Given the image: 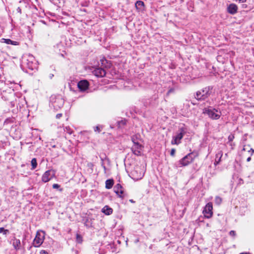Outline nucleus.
<instances>
[{
    "label": "nucleus",
    "mask_w": 254,
    "mask_h": 254,
    "mask_svg": "<svg viewBox=\"0 0 254 254\" xmlns=\"http://www.w3.org/2000/svg\"><path fill=\"white\" fill-rule=\"evenodd\" d=\"M175 152H176V149L175 148H172L171 150V152H170L171 156H174L175 154Z\"/></svg>",
    "instance_id": "35"
},
{
    "label": "nucleus",
    "mask_w": 254,
    "mask_h": 254,
    "mask_svg": "<svg viewBox=\"0 0 254 254\" xmlns=\"http://www.w3.org/2000/svg\"><path fill=\"white\" fill-rule=\"evenodd\" d=\"M89 86V82L86 79L80 80L77 83V87L81 92H84L87 90Z\"/></svg>",
    "instance_id": "11"
},
{
    "label": "nucleus",
    "mask_w": 254,
    "mask_h": 254,
    "mask_svg": "<svg viewBox=\"0 0 254 254\" xmlns=\"http://www.w3.org/2000/svg\"><path fill=\"white\" fill-rule=\"evenodd\" d=\"M213 88L212 86H206L194 93L193 96L198 101H204L211 95Z\"/></svg>",
    "instance_id": "2"
},
{
    "label": "nucleus",
    "mask_w": 254,
    "mask_h": 254,
    "mask_svg": "<svg viewBox=\"0 0 254 254\" xmlns=\"http://www.w3.org/2000/svg\"><path fill=\"white\" fill-rule=\"evenodd\" d=\"M187 127L185 124H183L182 126L180 127L176 133V135L173 136L171 144L178 145L181 143V140L187 132Z\"/></svg>",
    "instance_id": "4"
},
{
    "label": "nucleus",
    "mask_w": 254,
    "mask_h": 254,
    "mask_svg": "<svg viewBox=\"0 0 254 254\" xmlns=\"http://www.w3.org/2000/svg\"><path fill=\"white\" fill-rule=\"evenodd\" d=\"M12 122V119H10V118H7L6 119L5 121H4V124H9L10 123H11Z\"/></svg>",
    "instance_id": "36"
},
{
    "label": "nucleus",
    "mask_w": 254,
    "mask_h": 254,
    "mask_svg": "<svg viewBox=\"0 0 254 254\" xmlns=\"http://www.w3.org/2000/svg\"><path fill=\"white\" fill-rule=\"evenodd\" d=\"M44 236L42 238L40 237V234L38 233L37 234L34 241L33 244L35 247H38L40 246L43 242Z\"/></svg>",
    "instance_id": "13"
},
{
    "label": "nucleus",
    "mask_w": 254,
    "mask_h": 254,
    "mask_svg": "<svg viewBox=\"0 0 254 254\" xmlns=\"http://www.w3.org/2000/svg\"><path fill=\"white\" fill-rule=\"evenodd\" d=\"M138 171H140V169L138 167H137L135 170H133L132 172V175L136 177V179L137 180H138V179H141L142 177V174L140 172V174H139V175H138L137 174H138Z\"/></svg>",
    "instance_id": "23"
},
{
    "label": "nucleus",
    "mask_w": 254,
    "mask_h": 254,
    "mask_svg": "<svg viewBox=\"0 0 254 254\" xmlns=\"http://www.w3.org/2000/svg\"><path fill=\"white\" fill-rule=\"evenodd\" d=\"M54 76V74L51 73L49 75V77H50V79H52L53 77Z\"/></svg>",
    "instance_id": "46"
},
{
    "label": "nucleus",
    "mask_w": 254,
    "mask_h": 254,
    "mask_svg": "<svg viewBox=\"0 0 254 254\" xmlns=\"http://www.w3.org/2000/svg\"><path fill=\"white\" fill-rule=\"evenodd\" d=\"M101 66L103 68H109L111 67V63L110 61H108L105 58H103L100 60Z\"/></svg>",
    "instance_id": "16"
},
{
    "label": "nucleus",
    "mask_w": 254,
    "mask_h": 254,
    "mask_svg": "<svg viewBox=\"0 0 254 254\" xmlns=\"http://www.w3.org/2000/svg\"><path fill=\"white\" fill-rule=\"evenodd\" d=\"M222 202V198L219 196H216L215 198V203L217 205H220Z\"/></svg>",
    "instance_id": "29"
},
{
    "label": "nucleus",
    "mask_w": 254,
    "mask_h": 254,
    "mask_svg": "<svg viewBox=\"0 0 254 254\" xmlns=\"http://www.w3.org/2000/svg\"><path fill=\"white\" fill-rule=\"evenodd\" d=\"M40 254H48V253L45 250H41L40 252Z\"/></svg>",
    "instance_id": "40"
},
{
    "label": "nucleus",
    "mask_w": 254,
    "mask_h": 254,
    "mask_svg": "<svg viewBox=\"0 0 254 254\" xmlns=\"http://www.w3.org/2000/svg\"><path fill=\"white\" fill-rule=\"evenodd\" d=\"M20 244L21 242L19 239L14 238L13 240L12 245L15 250H17L20 249Z\"/></svg>",
    "instance_id": "20"
},
{
    "label": "nucleus",
    "mask_w": 254,
    "mask_h": 254,
    "mask_svg": "<svg viewBox=\"0 0 254 254\" xmlns=\"http://www.w3.org/2000/svg\"><path fill=\"white\" fill-rule=\"evenodd\" d=\"M152 99H143L142 102L144 106L146 107L153 105Z\"/></svg>",
    "instance_id": "22"
},
{
    "label": "nucleus",
    "mask_w": 254,
    "mask_h": 254,
    "mask_svg": "<svg viewBox=\"0 0 254 254\" xmlns=\"http://www.w3.org/2000/svg\"><path fill=\"white\" fill-rule=\"evenodd\" d=\"M227 11L231 14H235L238 11V6L235 3H231L227 7Z\"/></svg>",
    "instance_id": "15"
},
{
    "label": "nucleus",
    "mask_w": 254,
    "mask_h": 254,
    "mask_svg": "<svg viewBox=\"0 0 254 254\" xmlns=\"http://www.w3.org/2000/svg\"><path fill=\"white\" fill-rule=\"evenodd\" d=\"M223 155V153L222 151H219L217 154H216L215 156V161L214 162L215 165H217L219 164L220 162L221 161V157Z\"/></svg>",
    "instance_id": "21"
},
{
    "label": "nucleus",
    "mask_w": 254,
    "mask_h": 254,
    "mask_svg": "<svg viewBox=\"0 0 254 254\" xmlns=\"http://www.w3.org/2000/svg\"><path fill=\"white\" fill-rule=\"evenodd\" d=\"M251 160V157H249L247 158V161L248 162H249V161H250Z\"/></svg>",
    "instance_id": "48"
},
{
    "label": "nucleus",
    "mask_w": 254,
    "mask_h": 254,
    "mask_svg": "<svg viewBox=\"0 0 254 254\" xmlns=\"http://www.w3.org/2000/svg\"><path fill=\"white\" fill-rule=\"evenodd\" d=\"M114 180L113 179H108L105 182V187L107 189H111L114 185Z\"/></svg>",
    "instance_id": "24"
},
{
    "label": "nucleus",
    "mask_w": 254,
    "mask_h": 254,
    "mask_svg": "<svg viewBox=\"0 0 254 254\" xmlns=\"http://www.w3.org/2000/svg\"><path fill=\"white\" fill-rule=\"evenodd\" d=\"M242 7H243V8H246V7H247V4H243L242 5Z\"/></svg>",
    "instance_id": "47"
},
{
    "label": "nucleus",
    "mask_w": 254,
    "mask_h": 254,
    "mask_svg": "<svg viewBox=\"0 0 254 254\" xmlns=\"http://www.w3.org/2000/svg\"><path fill=\"white\" fill-rule=\"evenodd\" d=\"M64 103V99L60 95H53L50 98V106L56 111L63 107Z\"/></svg>",
    "instance_id": "3"
},
{
    "label": "nucleus",
    "mask_w": 254,
    "mask_h": 254,
    "mask_svg": "<svg viewBox=\"0 0 254 254\" xmlns=\"http://www.w3.org/2000/svg\"><path fill=\"white\" fill-rule=\"evenodd\" d=\"M0 233H2L4 235H7L9 233V231L7 229H5L3 227H0Z\"/></svg>",
    "instance_id": "27"
},
{
    "label": "nucleus",
    "mask_w": 254,
    "mask_h": 254,
    "mask_svg": "<svg viewBox=\"0 0 254 254\" xmlns=\"http://www.w3.org/2000/svg\"><path fill=\"white\" fill-rule=\"evenodd\" d=\"M249 152H251V155H252L254 153V149H253V148H251Z\"/></svg>",
    "instance_id": "45"
},
{
    "label": "nucleus",
    "mask_w": 254,
    "mask_h": 254,
    "mask_svg": "<svg viewBox=\"0 0 254 254\" xmlns=\"http://www.w3.org/2000/svg\"><path fill=\"white\" fill-rule=\"evenodd\" d=\"M94 74L97 77H103L106 75V70L103 67H99L96 68L94 71Z\"/></svg>",
    "instance_id": "14"
},
{
    "label": "nucleus",
    "mask_w": 254,
    "mask_h": 254,
    "mask_svg": "<svg viewBox=\"0 0 254 254\" xmlns=\"http://www.w3.org/2000/svg\"><path fill=\"white\" fill-rule=\"evenodd\" d=\"M240 254H251L250 253H240Z\"/></svg>",
    "instance_id": "50"
},
{
    "label": "nucleus",
    "mask_w": 254,
    "mask_h": 254,
    "mask_svg": "<svg viewBox=\"0 0 254 254\" xmlns=\"http://www.w3.org/2000/svg\"><path fill=\"white\" fill-rule=\"evenodd\" d=\"M100 158H101V160L102 161V163L103 162L104 163V160H106V159H108V158H107L106 156L105 155V157H103L102 156H100Z\"/></svg>",
    "instance_id": "41"
},
{
    "label": "nucleus",
    "mask_w": 254,
    "mask_h": 254,
    "mask_svg": "<svg viewBox=\"0 0 254 254\" xmlns=\"http://www.w3.org/2000/svg\"><path fill=\"white\" fill-rule=\"evenodd\" d=\"M131 203H134L135 201L133 199H129V200Z\"/></svg>",
    "instance_id": "49"
},
{
    "label": "nucleus",
    "mask_w": 254,
    "mask_h": 254,
    "mask_svg": "<svg viewBox=\"0 0 254 254\" xmlns=\"http://www.w3.org/2000/svg\"><path fill=\"white\" fill-rule=\"evenodd\" d=\"M195 156L193 152L190 153L179 161V165H180L181 166H187L193 161Z\"/></svg>",
    "instance_id": "6"
},
{
    "label": "nucleus",
    "mask_w": 254,
    "mask_h": 254,
    "mask_svg": "<svg viewBox=\"0 0 254 254\" xmlns=\"http://www.w3.org/2000/svg\"><path fill=\"white\" fill-rule=\"evenodd\" d=\"M63 116V114L59 113L56 115V118L58 119H60Z\"/></svg>",
    "instance_id": "38"
},
{
    "label": "nucleus",
    "mask_w": 254,
    "mask_h": 254,
    "mask_svg": "<svg viewBox=\"0 0 254 254\" xmlns=\"http://www.w3.org/2000/svg\"><path fill=\"white\" fill-rule=\"evenodd\" d=\"M191 104H193V105H196V103H195L194 102H191Z\"/></svg>",
    "instance_id": "51"
},
{
    "label": "nucleus",
    "mask_w": 254,
    "mask_h": 254,
    "mask_svg": "<svg viewBox=\"0 0 254 254\" xmlns=\"http://www.w3.org/2000/svg\"><path fill=\"white\" fill-rule=\"evenodd\" d=\"M76 241L79 244L82 243V236L80 234H76Z\"/></svg>",
    "instance_id": "28"
},
{
    "label": "nucleus",
    "mask_w": 254,
    "mask_h": 254,
    "mask_svg": "<svg viewBox=\"0 0 254 254\" xmlns=\"http://www.w3.org/2000/svg\"><path fill=\"white\" fill-rule=\"evenodd\" d=\"M143 148V146L139 142H134V144L131 147V149L134 155L139 156L141 155V151Z\"/></svg>",
    "instance_id": "10"
},
{
    "label": "nucleus",
    "mask_w": 254,
    "mask_h": 254,
    "mask_svg": "<svg viewBox=\"0 0 254 254\" xmlns=\"http://www.w3.org/2000/svg\"><path fill=\"white\" fill-rule=\"evenodd\" d=\"M175 88H174V87L170 88L169 89V90H168V92H167V95H169V94H171V93H174V91H175Z\"/></svg>",
    "instance_id": "32"
},
{
    "label": "nucleus",
    "mask_w": 254,
    "mask_h": 254,
    "mask_svg": "<svg viewBox=\"0 0 254 254\" xmlns=\"http://www.w3.org/2000/svg\"><path fill=\"white\" fill-rule=\"evenodd\" d=\"M131 140H132V141L133 142V144H134V142H137V141H135V138H134V136H132V137H131Z\"/></svg>",
    "instance_id": "44"
},
{
    "label": "nucleus",
    "mask_w": 254,
    "mask_h": 254,
    "mask_svg": "<svg viewBox=\"0 0 254 254\" xmlns=\"http://www.w3.org/2000/svg\"><path fill=\"white\" fill-rule=\"evenodd\" d=\"M56 171L54 170H49L46 171L42 177V181L47 183L55 177Z\"/></svg>",
    "instance_id": "7"
},
{
    "label": "nucleus",
    "mask_w": 254,
    "mask_h": 254,
    "mask_svg": "<svg viewBox=\"0 0 254 254\" xmlns=\"http://www.w3.org/2000/svg\"><path fill=\"white\" fill-rule=\"evenodd\" d=\"M64 131H66L69 134L72 133V131L69 127H66L64 129Z\"/></svg>",
    "instance_id": "31"
},
{
    "label": "nucleus",
    "mask_w": 254,
    "mask_h": 254,
    "mask_svg": "<svg viewBox=\"0 0 254 254\" xmlns=\"http://www.w3.org/2000/svg\"><path fill=\"white\" fill-rule=\"evenodd\" d=\"M21 66L22 69L27 73L36 69L38 67L34 57L30 55L22 59Z\"/></svg>",
    "instance_id": "1"
},
{
    "label": "nucleus",
    "mask_w": 254,
    "mask_h": 254,
    "mask_svg": "<svg viewBox=\"0 0 254 254\" xmlns=\"http://www.w3.org/2000/svg\"><path fill=\"white\" fill-rule=\"evenodd\" d=\"M113 211V209L108 205H105L102 209V212L108 215L111 214Z\"/></svg>",
    "instance_id": "19"
},
{
    "label": "nucleus",
    "mask_w": 254,
    "mask_h": 254,
    "mask_svg": "<svg viewBox=\"0 0 254 254\" xmlns=\"http://www.w3.org/2000/svg\"><path fill=\"white\" fill-rule=\"evenodd\" d=\"M16 11L17 12L19 13L20 14L21 13V9L20 8V7H17V8L16 9Z\"/></svg>",
    "instance_id": "43"
},
{
    "label": "nucleus",
    "mask_w": 254,
    "mask_h": 254,
    "mask_svg": "<svg viewBox=\"0 0 254 254\" xmlns=\"http://www.w3.org/2000/svg\"><path fill=\"white\" fill-rule=\"evenodd\" d=\"M1 42L6 43V44H11L12 45H18L19 42L17 41H12L9 39L2 38L0 40Z\"/></svg>",
    "instance_id": "18"
},
{
    "label": "nucleus",
    "mask_w": 254,
    "mask_h": 254,
    "mask_svg": "<svg viewBox=\"0 0 254 254\" xmlns=\"http://www.w3.org/2000/svg\"><path fill=\"white\" fill-rule=\"evenodd\" d=\"M236 2H238L239 3L246 2L247 0H235Z\"/></svg>",
    "instance_id": "42"
},
{
    "label": "nucleus",
    "mask_w": 254,
    "mask_h": 254,
    "mask_svg": "<svg viewBox=\"0 0 254 254\" xmlns=\"http://www.w3.org/2000/svg\"><path fill=\"white\" fill-rule=\"evenodd\" d=\"M234 138V135L233 134H230L228 136V140L229 142H231L233 140Z\"/></svg>",
    "instance_id": "34"
},
{
    "label": "nucleus",
    "mask_w": 254,
    "mask_h": 254,
    "mask_svg": "<svg viewBox=\"0 0 254 254\" xmlns=\"http://www.w3.org/2000/svg\"><path fill=\"white\" fill-rule=\"evenodd\" d=\"M212 208L213 207L211 202L207 203L203 210V213L205 218H210L212 216L213 214Z\"/></svg>",
    "instance_id": "9"
},
{
    "label": "nucleus",
    "mask_w": 254,
    "mask_h": 254,
    "mask_svg": "<svg viewBox=\"0 0 254 254\" xmlns=\"http://www.w3.org/2000/svg\"><path fill=\"white\" fill-rule=\"evenodd\" d=\"M229 235L230 236H232V237H235L236 235V233L235 231L234 230H231L229 232Z\"/></svg>",
    "instance_id": "33"
},
{
    "label": "nucleus",
    "mask_w": 254,
    "mask_h": 254,
    "mask_svg": "<svg viewBox=\"0 0 254 254\" xmlns=\"http://www.w3.org/2000/svg\"><path fill=\"white\" fill-rule=\"evenodd\" d=\"M203 113L208 115L212 120H216L219 119L221 116V111L219 109H216L209 106L203 109Z\"/></svg>",
    "instance_id": "5"
},
{
    "label": "nucleus",
    "mask_w": 254,
    "mask_h": 254,
    "mask_svg": "<svg viewBox=\"0 0 254 254\" xmlns=\"http://www.w3.org/2000/svg\"><path fill=\"white\" fill-rule=\"evenodd\" d=\"M53 188L55 189H58L60 191H62L63 190V188H60V185L58 184H54L53 185Z\"/></svg>",
    "instance_id": "30"
},
{
    "label": "nucleus",
    "mask_w": 254,
    "mask_h": 254,
    "mask_svg": "<svg viewBox=\"0 0 254 254\" xmlns=\"http://www.w3.org/2000/svg\"><path fill=\"white\" fill-rule=\"evenodd\" d=\"M101 166L103 167V168L104 169V172L105 173H106V170H107V168L106 167V166H105L103 162L101 163Z\"/></svg>",
    "instance_id": "39"
},
{
    "label": "nucleus",
    "mask_w": 254,
    "mask_h": 254,
    "mask_svg": "<svg viewBox=\"0 0 254 254\" xmlns=\"http://www.w3.org/2000/svg\"><path fill=\"white\" fill-rule=\"evenodd\" d=\"M83 221L84 222V226L87 228H89L92 227V219L89 217H85L83 219Z\"/></svg>",
    "instance_id": "17"
},
{
    "label": "nucleus",
    "mask_w": 254,
    "mask_h": 254,
    "mask_svg": "<svg viewBox=\"0 0 254 254\" xmlns=\"http://www.w3.org/2000/svg\"><path fill=\"white\" fill-rule=\"evenodd\" d=\"M11 103L12 106H13L14 105L12 104V102H11Z\"/></svg>",
    "instance_id": "52"
},
{
    "label": "nucleus",
    "mask_w": 254,
    "mask_h": 254,
    "mask_svg": "<svg viewBox=\"0 0 254 254\" xmlns=\"http://www.w3.org/2000/svg\"><path fill=\"white\" fill-rule=\"evenodd\" d=\"M144 2L142 1L141 0H138L135 3V6L137 8H141V7L144 6Z\"/></svg>",
    "instance_id": "26"
},
{
    "label": "nucleus",
    "mask_w": 254,
    "mask_h": 254,
    "mask_svg": "<svg viewBox=\"0 0 254 254\" xmlns=\"http://www.w3.org/2000/svg\"><path fill=\"white\" fill-rule=\"evenodd\" d=\"M31 170H34L36 168L37 166V159L35 158H33L31 161Z\"/></svg>",
    "instance_id": "25"
},
{
    "label": "nucleus",
    "mask_w": 254,
    "mask_h": 254,
    "mask_svg": "<svg viewBox=\"0 0 254 254\" xmlns=\"http://www.w3.org/2000/svg\"><path fill=\"white\" fill-rule=\"evenodd\" d=\"M127 122V121L126 119H122L121 120L117 121L115 124L113 123L110 124V127L111 128H114L117 127L118 128L121 129L124 128V127L126 125Z\"/></svg>",
    "instance_id": "12"
},
{
    "label": "nucleus",
    "mask_w": 254,
    "mask_h": 254,
    "mask_svg": "<svg viewBox=\"0 0 254 254\" xmlns=\"http://www.w3.org/2000/svg\"><path fill=\"white\" fill-rule=\"evenodd\" d=\"M114 191L118 196V197L124 198L127 194L124 191V189L120 184H117L114 187Z\"/></svg>",
    "instance_id": "8"
},
{
    "label": "nucleus",
    "mask_w": 254,
    "mask_h": 254,
    "mask_svg": "<svg viewBox=\"0 0 254 254\" xmlns=\"http://www.w3.org/2000/svg\"><path fill=\"white\" fill-rule=\"evenodd\" d=\"M94 130L95 132L97 131L98 132H100L101 131V129L100 128V127L97 126L94 127Z\"/></svg>",
    "instance_id": "37"
}]
</instances>
